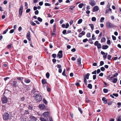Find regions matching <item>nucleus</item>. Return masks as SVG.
<instances>
[{"instance_id":"obj_12","label":"nucleus","mask_w":121,"mask_h":121,"mask_svg":"<svg viewBox=\"0 0 121 121\" xmlns=\"http://www.w3.org/2000/svg\"><path fill=\"white\" fill-rule=\"evenodd\" d=\"M43 115L44 117L47 118L49 116V113L48 112H45L44 113Z\"/></svg>"},{"instance_id":"obj_24","label":"nucleus","mask_w":121,"mask_h":121,"mask_svg":"<svg viewBox=\"0 0 121 121\" xmlns=\"http://www.w3.org/2000/svg\"><path fill=\"white\" fill-rule=\"evenodd\" d=\"M106 39L105 38H102L101 39V42L103 43L105 42L106 41Z\"/></svg>"},{"instance_id":"obj_23","label":"nucleus","mask_w":121,"mask_h":121,"mask_svg":"<svg viewBox=\"0 0 121 121\" xmlns=\"http://www.w3.org/2000/svg\"><path fill=\"white\" fill-rule=\"evenodd\" d=\"M89 26H90L92 30H93L94 28L93 25L92 24H89Z\"/></svg>"},{"instance_id":"obj_9","label":"nucleus","mask_w":121,"mask_h":121,"mask_svg":"<svg viewBox=\"0 0 121 121\" xmlns=\"http://www.w3.org/2000/svg\"><path fill=\"white\" fill-rule=\"evenodd\" d=\"M39 107L40 109L42 110L45 109V106L43 104H39Z\"/></svg>"},{"instance_id":"obj_44","label":"nucleus","mask_w":121,"mask_h":121,"mask_svg":"<svg viewBox=\"0 0 121 121\" xmlns=\"http://www.w3.org/2000/svg\"><path fill=\"white\" fill-rule=\"evenodd\" d=\"M95 35L94 34H93L92 36V39L93 40H95L96 39L95 38Z\"/></svg>"},{"instance_id":"obj_21","label":"nucleus","mask_w":121,"mask_h":121,"mask_svg":"<svg viewBox=\"0 0 121 121\" xmlns=\"http://www.w3.org/2000/svg\"><path fill=\"white\" fill-rule=\"evenodd\" d=\"M108 55V53H106L103 56V57L104 60H105L107 58V56Z\"/></svg>"},{"instance_id":"obj_45","label":"nucleus","mask_w":121,"mask_h":121,"mask_svg":"<svg viewBox=\"0 0 121 121\" xmlns=\"http://www.w3.org/2000/svg\"><path fill=\"white\" fill-rule=\"evenodd\" d=\"M56 54H54L52 55V56L53 58H55L56 57Z\"/></svg>"},{"instance_id":"obj_50","label":"nucleus","mask_w":121,"mask_h":121,"mask_svg":"<svg viewBox=\"0 0 121 121\" xmlns=\"http://www.w3.org/2000/svg\"><path fill=\"white\" fill-rule=\"evenodd\" d=\"M117 105H118L117 106L118 108H120V106L121 105V103L118 102L117 103Z\"/></svg>"},{"instance_id":"obj_55","label":"nucleus","mask_w":121,"mask_h":121,"mask_svg":"<svg viewBox=\"0 0 121 121\" xmlns=\"http://www.w3.org/2000/svg\"><path fill=\"white\" fill-rule=\"evenodd\" d=\"M102 33L101 32L98 36V38H99V39H100L101 38V37L102 36Z\"/></svg>"},{"instance_id":"obj_58","label":"nucleus","mask_w":121,"mask_h":121,"mask_svg":"<svg viewBox=\"0 0 121 121\" xmlns=\"http://www.w3.org/2000/svg\"><path fill=\"white\" fill-rule=\"evenodd\" d=\"M112 37L113 40H114L116 39V38L115 36H114L113 35H112Z\"/></svg>"},{"instance_id":"obj_56","label":"nucleus","mask_w":121,"mask_h":121,"mask_svg":"<svg viewBox=\"0 0 121 121\" xmlns=\"http://www.w3.org/2000/svg\"><path fill=\"white\" fill-rule=\"evenodd\" d=\"M88 41V39H83V42L84 43H85L86 41Z\"/></svg>"},{"instance_id":"obj_5","label":"nucleus","mask_w":121,"mask_h":121,"mask_svg":"<svg viewBox=\"0 0 121 121\" xmlns=\"http://www.w3.org/2000/svg\"><path fill=\"white\" fill-rule=\"evenodd\" d=\"M62 51L60 50L58 52V53L57 54V56H58L59 58H61L63 56Z\"/></svg>"},{"instance_id":"obj_15","label":"nucleus","mask_w":121,"mask_h":121,"mask_svg":"<svg viewBox=\"0 0 121 121\" xmlns=\"http://www.w3.org/2000/svg\"><path fill=\"white\" fill-rule=\"evenodd\" d=\"M24 80V82L26 83H29L30 82V81L28 78H25Z\"/></svg>"},{"instance_id":"obj_19","label":"nucleus","mask_w":121,"mask_h":121,"mask_svg":"<svg viewBox=\"0 0 121 121\" xmlns=\"http://www.w3.org/2000/svg\"><path fill=\"white\" fill-rule=\"evenodd\" d=\"M56 24L54 23L53 25V32H55L56 30Z\"/></svg>"},{"instance_id":"obj_35","label":"nucleus","mask_w":121,"mask_h":121,"mask_svg":"<svg viewBox=\"0 0 121 121\" xmlns=\"http://www.w3.org/2000/svg\"><path fill=\"white\" fill-rule=\"evenodd\" d=\"M91 20L92 21H95L96 20V18L95 17H93L91 18Z\"/></svg>"},{"instance_id":"obj_42","label":"nucleus","mask_w":121,"mask_h":121,"mask_svg":"<svg viewBox=\"0 0 121 121\" xmlns=\"http://www.w3.org/2000/svg\"><path fill=\"white\" fill-rule=\"evenodd\" d=\"M45 5L46 6H51V4L49 3H46L45 4Z\"/></svg>"},{"instance_id":"obj_63","label":"nucleus","mask_w":121,"mask_h":121,"mask_svg":"<svg viewBox=\"0 0 121 121\" xmlns=\"http://www.w3.org/2000/svg\"><path fill=\"white\" fill-rule=\"evenodd\" d=\"M112 104V101L109 102L108 103V105H111Z\"/></svg>"},{"instance_id":"obj_37","label":"nucleus","mask_w":121,"mask_h":121,"mask_svg":"<svg viewBox=\"0 0 121 121\" xmlns=\"http://www.w3.org/2000/svg\"><path fill=\"white\" fill-rule=\"evenodd\" d=\"M104 19V17H102L101 18L100 20V22H103V21Z\"/></svg>"},{"instance_id":"obj_4","label":"nucleus","mask_w":121,"mask_h":121,"mask_svg":"<svg viewBox=\"0 0 121 121\" xmlns=\"http://www.w3.org/2000/svg\"><path fill=\"white\" fill-rule=\"evenodd\" d=\"M94 45L95 46H97L98 49H100L101 48V45L100 43H99L98 41H96L94 43Z\"/></svg>"},{"instance_id":"obj_14","label":"nucleus","mask_w":121,"mask_h":121,"mask_svg":"<svg viewBox=\"0 0 121 121\" xmlns=\"http://www.w3.org/2000/svg\"><path fill=\"white\" fill-rule=\"evenodd\" d=\"M30 118L31 119L30 120H32L33 121H36L37 120L36 118L33 116H30Z\"/></svg>"},{"instance_id":"obj_40","label":"nucleus","mask_w":121,"mask_h":121,"mask_svg":"<svg viewBox=\"0 0 121 121\" xmlns=\"http://www.w3.org/2000/svg\"><path fill=\"white\" fill-rule=\"evenodd\" d=\"M112 56L110 55H108V56L107 59L109 60H111Z\"/></svg>"},{"instance_id":"obj_31","label":"nucleus","mask_w":121,"mask_h":121,"mask_svg":"<svg viewBox=\"0 0 121 121\" xmlns=\"http://www.w3.org/2000/svg\"><path fill=\"white\" fill-rule=\"evenodd\" d=\"M103 91L104 93H106L108 92V90L106 89H104L103 90Z\"/></svg>"},{"instance_id":"obj_47","label":"nucleus","mask_w":121,"mask_h":121,"mask_svg":"<svg viewBox=\"0 0 121 121\" xmlns=\"http://www.w3.org/2000/svg\"><path fill=\"white\" fill-rule=\"evenodd\" d=\"M107 44L108 45H110L111 44L110 41V40H108L107 41Z\"/></svg>"},{"instance_id":"obj_16","label":"nucleus","mask_w":121,"mask_h":121,"mask_svg":"<svg viewBox=\"0 0 121 121\" xmlns=\"http://www.w3.org/2000/svg\"><path fill=\"white\" fill-rule=\"evenodd\" d=\"M109 47L107 45H103L102 46V48L103 49H107Z\"/></svg>"},{"instance_id":"obj_3","label":"nucleus","mask_w":121,"mask_h":121,"mask_svg":"<svg viewBox=\"0 0 121 121\" xmlns=\"http://www.w3.org/2000/svg\"><path fill=\"white\" fill-rule=\"evenodd\" d=\"M3 118L4 120H7L9 118V114L7 113H5L3 115Z\"/></svg>"},{"instance_id":"obj_32","label":"nucleus","mask_w":121,"mask_h":121,"mask_svg":"<svg viewBox=\"0 0 121 121\" xmlns=\"http://www.w3.org/2000/svg\"><path fill=\"white\" fill-rule=\"evenodd\" d=\"M82 19H80L78 20V24H80L82 22Z\"/></svg>"},{"instance_id":"obj_41","label":"nucleus","mask_w":121,"mask_h":121,"mask_svg":"<svg viewBox=\"0 0 121 121\" xmlns=\"http://www.w3.org/2000/svg\"><path fill=\"white\" fill-rule=\"evenodd\" d=\"M24 78L22 77H19L17 78V79H18L20 81H21L22 79H24Z\"/></svg>"},{"instance_id":"obj_51","label":"nucleus","mask_w":121,"mask_h":121,"mask_svg":"<svg viewBox=\"0 0 121 121\" xmlns=\"http://www.w3.org/2000/svg\"><path fill=\"white\" fill-rule=\"evenodd\" d=\"M23 8V6L22 5H21L19 9V10H22Z\"/></svg>"},{"instance_id":"obj_53","label":"nucleus","mask_w":121,"mask_h":121,"mask_svg":"<svg viewBox=\"0 0 121 121\" xmlns=\"http://www.w3.org/2000/svg\"><path fill=\"white\" fill-rule=\"evenodd\" d=\"M104 64V62L103 61H101L100 62V66L103 65Z\"/></svg>"},{"instance_id":"obj_7","label":"nucleus","mask_w":121,"mask_h":121,"mask_svg":"<svg viewBox=\"0 0 121 121\" xmlns=\"http://www.w3.org/2000/svg\"><path fill=\"white\" fill-rule=\"evenodd\" d=\"M2 103L4 104L7 102V99L5 97H3L2 98Z\"/></svg>"},{"instance_id":"obj_60","label":"nucleus","mask_w":121,"mask_h":121,"mask_svg":"<svg viewBox=\"0 0 121 121\" xmlns=\"http://www.w3.org/2000/svg\"><path fill=\"white\" fill-rule=\"evenodd\" d=\"M118 73H116L114 74L113 76V77H116L117 76H118Z\"/></svg>"},{"instance_id":"obj_20","label":"nucleus","mask_w":121,"mask_h":121,"mask_svg":"<svg viewBox=\"0 0 121 121\" xmlns=\"http://www.w3.org/2000/svg\"><path fill=\"white\" fill-rule=\"evenodd\" d=\"M42 83L43 84H45L47 83V82L45 79H43L42 80Z\"/></svg>"},{"instance_id":"obj_39","label":"nucleus","mask_w":121,"mask_h":121,"mask_svg":"<svg viewBox=\"0 0 121 121\" xmlns=\"http://www.w3.org/2000/svg\"><path fill=\"white\" fill-rule=\"evenodd\" d=\"M30 23L31 25L33 26H35V25H36V23H35L33 21L31 22H30Z\"/></svg>"},{"instance_id":"obj_11","label":"nucleus","mask_w":121,"mask_h":121,"mask_svg":"<svg viewBox=\"0 0 121 121\" xmlns=\"http://www.w3.org/2000/svg\"><path fill=\"white\" fill-rule=\"evenodd\" d=\"M99 9V7L97 6H95L93 8L92 10V11L94 12L95 11H97Z\"/></svg>"},{"instance_id":"obj_59","label":"nucleus","mask_w":121,"mask_h":121,"mask_svg":"<svg viewBox=\"0 0 121 121\" xmlns=\"http://www.w3.org/2000/svg\"><path fill=\"white\" fill-rule=\"evenodd\" d=\"M39 13V12L38 10H36L35 12V14L36 15H37Z\"/></svg>"},{"instance_id":"obj_34","label":"nucleus","mask_w":121,"mask_h":121,"mask_svg":"<svg viewBox=\"0 0 121 121\" xmlns=\"http://www.w3.org/2000/svg\"><path fill=\"white\" fill-rule=\"evenodd\" d=\"M37 19L40 22H41L42 21V19L40 17H39L37 18Z\"/></svg>"},{"instance_id":"obj_33","label":"nucleus","mask_w":121,"mask_h":121,"mask_svg":"<svg viewBox=\"0 0 121 121\" xmlns=\"http://www.w3.org/2000/svg\"><path fill=\"white\" fill-rule=\"evenodd\" d=\"M22 10H19V14L20 16H21L22 13Z\"/></svg>"},{"instance_id":"obj_49","label":"nucleus","mask_w":121,"mask_h":121,"mask_svg":"<svg viewBox=\"0 0 121 121\" xmlns=\"http://www.w3.org/2000/svg\"><path fill=\"white\" fill-rule=\"evenodd\" d=\"M78 110L80 112V113H82V109L79 107H78Z\"/></svg>"},{"instance_id":"obj_18","label":"nucleus","mask_w":121,"mask_h":121,"mask_svg":"<svg viewBox=\"0 0 121 121\" xmlns=\"http://www.w3.org/2000/svg\"><path fill=\"white\" fill-rule=\"evenodd\" d=\"M90 74L89 73H87L85 76L84 78H85L86 79H88L89 78V77L90 76Z\"/></svg>"},{"instance_id":"obj_26","label":"nucleus","mask_w":121,"mask_h":121,"mask_svg":"<svg viewBox=\"0 0 121 121\" xmlns=\"http://www.w3.org/2000/svg\"><path fill=\"white\" fill-rule=\"evenodd\" d=\"M40 119L41 121H47V120L46 119L43 117H40Z\"/></svg>"},{"instance_id":"obj_62","label":"nucleus","mask_w":121,"mask_h":121,"mask_svg":"<svg viewBox=\"0 0 121 121\" xmlns=\"http://www.w3.org/2000/svg\"><path fill=\"white\" fill-rule=\"evenodd\" d=\"M96 75H94L93 76V79L94 80L96 78Z\"/></svg>"},{"instance_id":"obj_2","label":"nucleus","mask_w":121,"mask_h":121,"mask_svg":"<svg viewBox=\"0 0 121 121\" xmlns=\"http://www.w3.org/2000/svg\"><path fill=\"white\" fill-rule=\"evenodd\" d=\"M106 26L107 27L109 28H112L114 27V25L109 21L107 22L106 24Z\"/></svg>"},{"instance_id":"obj_22","label":"nucleus","mask_w":121,"mask_h":121,"mask_svg":"<svg viewBox=\"0 0 121 121\" xmlns=\"http://www.w3.org/2000/svg\"><path fill=\"white\" fill-rule=\"evenodd\" d=\"M112 9L110 8L107 9L105 11V13L107 14V13H109L110 11H111Z\"/></svg>"},{"instance_id":"obj_13","label":"nucleus","mask_w":121,"mask_h":121,"mask_svg":"<svg viewBox=\"0 0 121 121\" xmlns=\"http://www.w3.org/2000/svg\"><path fill=\"white\" fill-rule=\"evenodd\" d=\"M102 100L104 101V103L105 104H107L108 103L107 99L105 97H103L102 99Z\"/></svg>"},{"instance_id":"obj_17","label":"nucleus","mask_w":121,"mask_h":121,"mask_svg":"<svg viewBox=\"0 0 121 121\" xmlns=\"http://www.w3.org/2000/svg\"><path fill=\"white\" fill-rule=\"evenodd\" d=\"M81 58L79 57L78 59L77 62L78 63V65H81Z\"/></svg>"},{"instance_id":"obj_54","label":"nucleus","mask_w":121,"mask_h":121,"mask_svg":"<svg viewBox=\"0 0 121 121\" xmlns=\"http://www.w3.org/2000/svg\"><path fill=\"white\" fill-rule=\"evenodd\" d=\"M67 30H65L62 31V33L63 34L65 35L66 33Z\"/></svg>"},{"instance_id":"obj_46","label":"nucleus","mask_w":121,"mask_h":121,"mask_svg":"<svg viewBox=\"0 0 121 121\" xmlns=\"http://www.w3.org/2000/svg\"><path fill=\"white\" fill-rule=\"evenodd\" d=\"M48 86H47V90L48 92H49L51 91V89L50 88L48 87Z\"/></svg>"},{"instance_id":"obj_10","label":"nucleus","mask_w":121,"mask_h":121,"mask_svg":"<svg viewBox=\"0 0 121 121\" xmlns=\"http://www.w3.org/2000/svg\"><path fill=\"white\" fill-rule=\"evenodd\" d=\"M89 4L92 6L95 5L96 4L95 1L92 0H90L89 2Z\"/></svg>"},{"instance_id":"obj_36","label":"nucleus","mask_w":121,"mask_h":121,"mask_svg":"<svg viewBox=\"0 0 121 121\" xmlns=\"http://www.w3.org/2000/svg\"><path fill=\"white\" fill-rule=\"evenodd\" d=\"M91 36V34L90 33H87L86 36L87 37L89 38Z\"/></svg>"},{"instance_id":"obj_28","label":"nucleus","mask_w":121,"mask_h":121,"mask_svg":"<svg viewBox=\"0 0 121 121\" xmlns=\"http://www.w3.org/2000/svg\"><path fill=\"white\" fill-rule=\"evenodd\" d=\"M117 78H115L112 82L114 83H115L117 82Z\"/></svg>"},{"instance_id":"obj_57","label":"nucleus","mask_w":121,"mask_h":121,"mask_svg":"<svg viewBox=\"0 0 121 121\" xmlns=\"http://www.w3.org/2000/svg\"><path fill=\"white\" fill-rule=\"evenodd\" d=\"M113 95L114 96L116 97H117L118 96V95L117 94L113 93Z\"/></svg>"},{"instance_id":"obj_27","label":"nucleus","mask_w":121,"mask_h":121,"mask_svg":"<svg viewBox=\"0 0 121 121\" xmlns=\"http://www.w3.org/2000/svg\"><path fill=\"white\" fill-rule=\"evenodd\" d=\"M84 82L85 84L86 85L87 84V81L85 78H84Z\"/></svg>"},{"instance_id":"obj_64","label":"nucleus","mask_w":121,"mask_h":121,"mask_svg":"<svg viewBox=\"0 0 121 121\" xmlns=\"http://www.w3.org/2000/svg\"><path fill=\"white\" fill-rule=\"evenodd\" d=\"M121 121V116H120L118 117L117 119V121Z\"/></svg>"},{"instance_id":"obj_43","label":"nucleus","mask_w":121,"mask_h":121,"mask_svg":"<svg viewBox=\"0 0 121 121\" xmlns=\"http://www.w3.org/2000/svg\"><path fill=\"white\" fill-rule=\"evenodd\" d=\"M43 102L46 104H47L48 103L47 101L45 99H43Z\"/></svg>"},{"instance_id":"obj_8","label":"nucleus","mask_w":121,"mask_h":121,"mask_svg":"<svg viewBox=\"0 0 121 121\" xmlns=\"http://www.w3.org/2000/svg\"><path fill=\"white\" fill-rule=\"evenodd\" d=\"M11 82H12V83H11V84L13 86L16 87L17 86V82L16 81H11Z\"/></svg>"},{"instance_id":"obj_61","label":"nucleus","mask_w":121,"mask_h":121,"mask_svg":"<svg viewBox=\"0 0 121 121\" xmlns=\"http://www.w3.org/2000/svg\"><path fill=\"white\" fill-rule=\"evenodd\" d=\"M54 20L53 19H52L50 21V23L51 24H52L54 22Z\"/></svg>"},{"instance_id":"obj_1","label":"nucleus","mask_w":121,"mask_h":121,"mask_svg":"<svg viewBox=\"0 0 121 121\" xmlns=\"http://www.w3.org/2000/svg\"><path fill=\"white\" fill-rule=\"evenodd\" d=\"M34 97L35 98V100L37 102H40L42 100V96L40 94H35Z\"/></svg>"},{"instance_id":"obj_38","label":"nucleus","mask_w":121,"mask_h":121,"mask_svg":"<svg viewBox=\"0 0 121 121\" xmlns=\"http://www.w3.org/2000/svg\"><path fill=\"white\" fill-rule=\"evenodd\" d=\"M8 29H7L6 30H5L4 31H3V34H5L6 32L8 31Z\"/></svg>"},{"instance_id":"obj_29","label":"nucleus","mask_w":121,"mask_h":121,"mask_svg":"<svg viewBox=\"0 0 121 121\" xmlns=\"http://www.w3.org/2000/svg\"><path fill=\"white\" fill-rule=\"evenodd\" d=\"M87 87L89 89H91L92 88V86L91 84H88Z\"/></svg>"},{"instance_id":"obj_52","label":"nucleus","mask_w":121,"mask_h":121,"mask_svg":"<svg viewBox=\"0 0 121 121\" xmlns=\"http://www.w3.org/2000/svg\"><path fill=\"white\" fill-rule=\"evenodd\" d=\"M100 69L102 71H104L105 69V68L104 67H101Z\"/></svg>"},{"instance_id":"obj_6","label":"nucleus","mask_w":121,"mask_h":121,"mask_svg":"<svg viewBox=\"0 0 121 121\" xmlns=\"http://www.w3.org/2000/svg\"><path fill=\"white\" fill-rule=\"evenodd\" d=\"M30 34V31H28V32L26 35V37L27 39L29 41H30L31 40V36Z\"/></svg>"},{"instance_id":"obj_48","label":"nucleus","mask_w":121,"mask_h":121,"mask_svg":"<svg viewBox=\"0 0 121 121\" xmlns=\"http://www.w3.org/2000/svg\"><path fill=\"white\" fill-rule=\"evenodd\" d=\"M12 45L11 44H9L8 46V49H10L11 48Z\"/></svg>"},{"instance_id":"obj_30","label":"nucleus","mask_w":121,"mask_h":121,"mask_svg":"<svg viewBox=\"0 0 121 121\" xmlns=\"http://www.w3.org/2000/svg\"><path fill=\"white\" fill-rule=\"evenodd\" d=\"M46 75L47 78H48L50 76L49 73L48 72H47L46 73Z\"/></svg>"},{"instance_id":"obj_25","label":"nucleus","mask_w":121,"mask_h":121,"mask_svg":"<svg viewBox=\"0 0 121 121\" xmlns=\"http://www.w3.org/2000/svg\"><path fill=\"white\" fill-rule=\"evenodd\" d=\"M84 5V4L83 3H81L78 5V7L80 8H82Z\"/></svg>"}]
</instances>
